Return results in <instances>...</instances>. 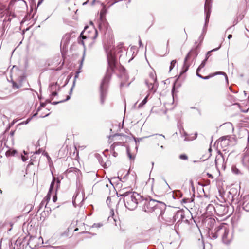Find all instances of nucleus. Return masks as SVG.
I'll use <instances>...</instances> for the list:
<instances>
[{
	"label": "nucleus",
	"instance_id": "nucleus-13",
	"mask_svg": "<svg viewBox=\"0 0 249 249\" xmlns=\"http://www.w3.org/2000/svg\"><path fill=\"white\" fill-rule=\"evenodd\" d=\"M224 161V159L221 155L217 156L215 158V163L216 166H218Z\"/></svg>",
	"mask_w": 249,
	"mask_h": 249
},
{
	"label": "nucleus",
	"instance_id": "nucleus-49",
	"mask_svg": "<svg viewBox=\"0 0 249 249\" xmlns=\"http://www.w3.org/2000/svg\"><path fill=\"white\" fill-rule=\"evenodd\" d=\"M42 2V1H40L38 2V5H39Z\"/></svg>",
	"mask_w": 249,
	"mask_h": 249
},
{
	"label": "nucleus",
	"instance_id": "nucleus-14",
	"mask_svg": "<svg viewBox=\"0 0 249 249\" xmlns=\"http://www.w3.org/2000/svg\"><path fill=\"white\" fill-rule=\"evenodd\" d=\"M190 54V52L187 54V55H186V56L185 57V59H184V65H183V69H184V72L187 71L188 69L189 65L187 64V61L189 58Z\"/></svg>",
	"mask_w": 249,
	"mask_h": 249
},
{
	"label": "nucleus",
	"instance_id": "nucleus-35",
	"mask_svg": "<svg viewBox=\"0 0 249 249\" xmlns=\"http://www.w3.org/2000/svg\"><path fill=\"white\" fill-rule=\"evenodd\" d=\"M104 14H105V11H104V9H103L100 12L101 17H102L103 16V15H104Z\"/></svg>",
	"mask_w": 249,
	"mask_h": 249
},
{
	"label": "nucleus",
	"instance_id": "nucleus-6",
	"mask_svg": "<svg viewBox=\"0 0 249 249\" xmlns=\"http://www.w3.org/2000/svg\"><path fill=\"white\" fill-rule=\"evenodd\" d=\"M156 81V73L154 72H150L149 75V78L145 81V83L150 90L153 92L156 91L155 87L157 86Z\"/></svg>",
	"mask_w": 249,
	"mask_h": 249
},
{
	"label": "nucleus",
	"instance_id": "nucleus-11",
	"mask_svg": "<svg viewBox=\"0 0 249 249\" xmlns=\"http://www.w3.org/2000/svg\"><path fill=\"white\" fill-rule=\"evenodd\" d=\"M217 74H223V75H224L226 76V80H228V77H227L226 73H224V72H215V73H214L211 74L207 76H205V77H204V76H203L202 75H198V77L199 78H201V79L207 80V79H208L210 78H211L212 77H213V76H215L216 75H217Z\"/></svg>",
	"mask_w": 249,
	"mask_h": 249
},
{
	"label": "nucleus",
	"instance_id": "nucleus-37",
	"mask_svg": "<svg viewBox=\"0 0 249 249\" xmlns=\"http://www.w3.org/2000/svg\"><path fill=\"white\" fill-rule=\"evenodd\" d=\"M199 71H200V70H198V68H197V69L196 70V74L198 77V75H201L200 74H199Z\"/></svg>",
	"mask_w": 249,
	"mask_h": 249
},
{
	"label": "nucleus",
	"instance_id": "nucleus-4",
	"mask_svg": "<svg viewBox=\"0 0 249 249\" xmlns=\"http://www.w3.org/2000/svg\"><path fill=\"white\" fill-rule=\"evenodd\" d=\"M110 78L109 74H107L103 79L100 85V103L103 105L107 95V88Z\"/></svg>",
	"mask_w": 249,
	"mask_h": 249
},
{
	"label": "nucleus",
	"instance_id": "nucleus-42",
	"mask_svg": "<svg viewBox=\"0 0 249 249\" xmlns=\"http://www.w3.org/2000/svg\"><path fill=\"white\" fill-rule=\"evenodd\" d=\"M110 213L112 215H114V211L113 210H111L110 211Z\"/></svg>",
	"mask_w": 249,
	"mask_h": 249
},
{
	"label": "nucleus",
	"instance_id": "nucleus-23",
	"mask_svg": "<svg viewBox=\"0 0 249 249\" xmlns=\"http://www.w3.org/2000/svg\"><path fill=\"white\" fill-rule=\"evenodd\" d=\"M103 224L102 223H94L92 226V228H99L103 226Z\"/></svg>",
	"mask_w": 249,
	"mask_h": 249
},
{
	"label": "nucleus",
	"instance_id": "nucleus-28",
	"mask_svg": "<svg viewBox=\"0 0 249 249\" xmlns=\"http://www.w3.org/2000/svg\"><path fill=\"white\" fill-rule=\"evenodd\" d=\"M158 137L161 138V139H159L160 141H162L165 139V136L162 134L159 135Z\"/></svg>",
	"mask_w": 249,
	"mask_h": 249
},
{
	"label": "nucleus",
	"instance_id": "nucleus-10",
	"mask_svg": "<svg viewBox=\"0 0 249 249\" xmlns=\"http://www.w3.org/2000/svg\"><path fill=\"white\" fill-rule=\"evenodd\" d=\"M55 179L54 178H53L51 183L49 192H48L47 196L44 198V201H46L47 203L49 202V201L51 199L52 191L53 189V187H54V183H55Z\"/></svg>",
	"mask_w": 249,
	"mask_h": 249
},
{
	"label": "nucleus",
	"instance_id": "nucleus-34",
	"mask_svg": "<svg viewBox=\"0 0 249 249\" xmlns=\"http://www.w3.org/2000/svg\"><path fill=\"white\" fill-rule=\"evenodd\" d=\"M45 106V105L43 103H41V105H40V106L38 107V109H37V111H38L41 107H44Z\"/></svg>",
	"mask_w": 249,
	"mask_h": 249
},
{
	"label": "nucleus",
	"instance_id": "nucleus-48",
	"mask_svg": "<svg viewBox=\"0 0 249 249\" xmlns=\"http://www.w3.org/2000/svg\"><path fill=\"white\" fill-rule=\"evenodd\" d=\"M189 139H188L187 138H185L184 139V141H189Z\"/></svg>",
	"mask_w": 249,
	"mask_h": 249
},
{
	"label": "nucleus",
	"instance_id": "nucleus-51",
	"mask_svg": "<svg viewBox=\"0 0 249 249\" xmlns=\"http://www.w3.org/2000/svg\"><path fill=\"white\" fill-rule=\"evenodd\" d=\"M196 136H197V134H196H196H195V139H196Z\"/></svg>",
	"mask_w": 249,
	"mask_h": 249
},
{
	"label": "nucleus",
	"instance_id": "nucleus-7",
	"mask_svg": "<svg viewBox=\"0 0 249 249\" xmlns=\"http://www.w3.org/2000/svg\"><path fill=\"white\" fill-rule=\"evenodd\" d=\"M211 0H206L205 3V13L206 15L205 25L203 29V32L206 33V28L209 22V19L210 16V1Z\"/></svg>",
	"mask_w": 249,
	"mask_h": 249
},
{
	"label": "nucleus",
	"instance_id": "nucleus-16",
	"mask_svg": "<svg viewBox=\"0 0 249 249\" xmlns=\"http://www.w3.org/2000/svg\"><path fill=\"white\" fill-rule=\"evenodd\" d=\"M17 153V151L15 149H9L5 152L7 157L14 156Z\"/></svg>",
	"mask_w": 249,
	"mask_h": 249
},
{
	"label": "nucleus",
	"instance_id": "nucleus-3",
	"mask_svg": "<svg viewBox=\"0 0 249 249\" xmlns=\"http://www.w3.org/2000/svg\"><path fill=\"white\" fill-rule=\"evenodd\" d=\"M165 207V204L162 202L153 199H145L143 201L142 209L147 213H151L154 211L156 214H159L158 218L160 219V217L164 219L163 215L164 214Z\"/></svg>",
	"mask_w": 249,
	"mask_h": 249
},
{
	"label": "nucleus",
	"instance_id": "nucleus-38",
	"mask_svg": "<svg viewBox=\"0 0 249 249\" xmlns=\"http://www.w3.org/2000/svg\"><path fill=\"white\" fill-rule=\"evenodd\" d=\"M80 72V71L76 72V74L75 75V78H77L78 77V75H79V74Z\"/></svg>",
	"mask_w": 249,
	"mask_h": 249
},
{
	"label": "nucleus",
	"instance_id": "nucleus-9",
	"mask_svg": "<svg viewBox=\"0 0 249 249\" xmlns=\"http://www.w3.org/2000/svg\"><path fill=\"white\" fill-rule=\"evenodd\" d=\"M240 204H241L243 209L247 212H249V195L244 196Z\"/></svg>",
	"mask_w": 249,
	"mask_h": 249
},
{
	"label": "nucleus",
	"instance_id": "nucleus-29",
	"mask_svg": "<svg viewBox=\"0 0 249 249\" xmlns=\"http://www.w3.org/2000/svg\"><path fill=\"white\" fill-rule=\"evenodd\" d=\"M56 87H57L56 84H53V85H51V86H50L51 90H52L54 88H56Z\"/></svg>",
	"mask_w": 249,
	"mask_h": 249
},
{
	"label": "nucleus",
	"instance_id": "nucleus-5",
	"mask_svg": "<svg viewBox=\"0 0 249 249\" xmlns=\"http://www.w3.org/2000/svg\"><path fill=\"white\" fill-rule=\"evenodd\" d=\"M106 52L108 64L107 71H109V69L111 70H113L114 68L115 67L116 62L115 51H114V47L111 46L108 47V48L106 50Z\"/></svg>",
	"mask_w": 249,
	"mask_h": 249
},
{
	"label": "nucleus",
	"instance_id": "nucleus-19",
	"mask_svg": "<svg viewBox=\"0 0 249 249\" xmlns=\"http://www.w3.org/2000/svg\"><path fill=\"white\" fill-rule=\"evenodd\" d=\"M231 170L232 172L236 175H239L241 174V171L235 166L233 165L232 166Z\"/></svg>",
	"mask_w": 249,
	"mask_h": 249
},
{
	"label": "nucleus",
	"instance_id": "nucleus-47",
	"mask_svg": "<svg viewBox=\"0 0 249 249\" xmlns=\"http://www.w3.org/2000/svg\"><path fill=\"white\" fill-rule=\"evenodd\" d=\"M48 115H49V114H46V115H44V116H41V117H45V116H48Z\"/></svg>",
	"mask_w": 249,
	"mask_h": 249
},
{
	"label": "nucleus",
	"instance_id": "nucleus-27",
	"mask_svg": "<svg viewBox=\"0 0 249 249\" xmlns=\"http://www.w3.org/2000/svg\"><path fill=\"white\" fill-rule=\"evenodd\" d=\"M127 155H128V156L129 157V159H133V157H132V155L130 153V150H129V149L128 147L127 148Z\"/></svg>",
	"mask_w": 249,
	"mask_h": 249
},
{
	"label": "nucleus",
	"instance_id": "nucleus-57",
	"mask_svg": "<svg viewBox=\"0 0 249 249\" xmlns=\"http://www.w3.org/2000/svg\"><path fill=\"white\" fill-rule=\"evenodd\" d=\"M120 136V135H117V134H116V135H115L114 136Z\"/></svg>",
	"mask_w": 249,
	"mask_h": 249
},
{
	"label": "nucleus",
	"instance_id": "nucleus-39",
	"mask_svg": "<svg viewBox=\"0 0 249 249\" xmlns=\"http://www.w3.org/2000/svg\"><path fill=\"white\" fill-rule=\"evenodd\" d=\"M247 133H248V143L249 144V133L248 131H247Z\"/></svg>",
	"mask_w": 249,
	"mask_h": 249
},
{
	"label": "nucleus",
	"instance_id": "nucleus-54",
	"mask_svg": "<svg viewBox=\"0 0 249 249\" xmlns=\"http://www.w3.org/2000/svg\"><path fill=\"white\" fill-rule=\"evenodd\" d=\"M2 191L1 190H0V193H2Z\"/></svg>",
	"mask_w": 249,
	"mask_h": 249
},
{
	"label": "nucleus",
	"instance_id": "nucleus-22",
	"mask_svg": "<svg viewBox=\"0 0 249 249\" xmlns=\"http://www.w3.org/2000/svg\"><path fill=\"white\" fill-rule=\"evenodd\" d=\"M207 60V58H206L205 60H204L202 62V63H201V64L199 65V66L198 68V70H200L202 68H203L205 66Z\"/></svg>",
	"mask_w": 249,
	"mask_h": 249
},
{
	"label": "nucleus",
	"instance_id": "nucleus-43",
	"mask_svg": "<svg viewBox=\"0 0 249 249\" xmlns=\"http://www.w3.org/2000/svg\"><path fill=\"white\" fill-rule=\"evenodd\" d=\"M60 102H61V101H60ZM60 103V102H54L53 103H52V104H53V105H56L58 103Z\"/></svg>",
	"mask_w": 249,
	"mask_h": 249
},
{
	"label": "nucleus",
	"instance_id": "nucleus-61",
	"mask_svg": "<svg viewBox=\"0 0 249 249\" xmlns=\"http://www.w3.org/2000/svg\"><path fill=\"white\" fill-rule=\"evenodd\" d=\"M209 151H211V148H209Z\"/></svg>",
	"mask_w": 249,
	"mask_h": 249
},
{
	"label": "nucleus",
	"instance_id": "nucleus-20",
	"mask_svg": "<svg viewBox=\"0 0 249 249\" xmlns=\"http://www.w3.org/2000/svg\"><path fill=\"white\" fill-rule=\"evenodd\" d=\"M148 97V95H147L145 98L142 101V102L139 104L138 105V108H140L142 107L147 102V98Z\"/></svg>",
	"mask_w": 249,
	"mask_h": 249
},
{
	"label": "nucleus",
	"instance_id": "nucleus-25",
	"mask_svg": "<svg viewBox=\"0 0 249 249\" xmlns=\"http://www.w3.org/2000/svg\"><path fill=\"white\" fill-rule=\"evenodd\" d=\"M176 63V60H172L171 61V64H170V71H171L172 70V69L175 67Z\"/></svg>",
	"mask_w": 249,
	"mask_h": 249
},
{
	"label": "nucleus",
	"instance_id": "nucleus-17",
	"mask_svg": "<svg viewBox=\"0 0 249 249\" xmlns=\"http://www.w3.org/2000/svg\"><path fill=\"white\" fill-rule=\"evenodd\" d=\"M215 207L212 204H209L206 208V212L210 213H213V212H215Z\"/></svg>",
	"mask_w": 249,
	"mask_h": 249
},
{
	"label": "nucleus",
	"instance_id": "nucleus-56",
	"mask_svg": "<svg viewBox=\"0 0 249 249\" xmlns=\"http://www.w3.org/2000/svg\"><path fill=\"white\" fill-rule=\"evenodd\" d=\"M160 147H161V148H163V146L162 145H161V146H160Z\"/></svg>",
	"mask_w": 249,
	"mask_h": 249
},
{
	"label": "nucleus",
	"instance_id": "nucleus-24",
	"mask_svg": "<svg viewBox=\"0 0 249 249\" xmlns=\"http://www.w3.org/2000/svg\"><path fill=\"white\" fill-rule=\"evenodd\" d=\"M179 158L182 160H187L188 156L186 154H181L179 156Z\"/></svg>",
	"mask_w": 249,
	"mask_h": 249
},
{
	"label": "nucleus",
	"instance_id": "nucleus-2",
	"mask_svg": "<svg viewBox=\"0 0 249 249\" xmlns=\"http://www.w3.org/2000/svg\"><path fill=\"white\" fill-rule=\"evenodd\" d=\"M210 235L213 239L219 237L221 238L222 241L225 244H229L232 238V234L230 232L227 225L222 223L210 232Z\"/></svg>",
	"mask_w": 249,
	"mask_h": 249
},
{
	"label": "nucleus",
	"instance_id": "nucleus-55",
	"mask_svg": "<svg viewBox=\"0 0 249 249\" xmlns=\"http://www.w3.org/2000/svg\"><path fill=\"white\" fill-rule=\"evenodd\" d=\"M75 200H73V204L75 203Z\"/></svg>",
	"mask_w": 249,
	"mask_h": 249
},
{
	"label": "nucleus",
	"instance_id": "nucleus-21",
	"mask_svg": "<svg viewBox=\"0 0 249 249\" xmlns=\"http://www.w3.org/2000/svg\"><path fill=\"white\" fill-rule=\"evenodd\" d=\"M221 47V45H220L218 48H215V49H213L210 51H208L207 53V55H206V58H208L210 55H211V53L212 52H214V51H216L217 50H218Z\"/></svg>",
	"mask_w": 249,
	"mask_h": 249
},
{
	"label": "nucleus",
	"instance_id": "nucleus-32",
	"mask_svg": "<svg viewBox=\"0 0 249 249\" xmlns=\"http://www.w3.org/2000/svg\"><path fill=\"white\" fill-rule=\"evenodd\" d=\"M13 86L14 87L16 88L17 89H18V88H19V87H20V86H19V85H18V84H16V83H13Z\"/></svg>",
	"mask_w": 249,
	"mask_h": 249
},
{
	"label": "nucleus",
	"instance_id": "nucleus-8",
	"mask_svg": "<svg viewBox=\"0 0 249 249\" xmlns=\"http://www.w3.org/2000/svg\"><path fill=\"white\" fill-rule=\"evenodd\" d=\"M228 212V207L222 205H217L215 206V213L220 216L226 215Z\"/></svg>",
	"mask_w": 249,
	"mask_h": 249
},
{
	"label": "nucleus",
	"instance_id": "nucleus-45",
	"mask_svg": "<svg viewBox=\"0 0 249 249\" xmlns=\"http://www.w3.org/2000/svg\"><path fill=\"white\" fill-rule=\"evenodd\" d=\"M183 131V133H184V136H186L187 135V134L184 131L183 129H182Z\"/></svg>",
	"mask_w": 249,
	"mask_h": 249
},
{
	"label": "nucleus",
	"instance_id": "nucleus-63",
	"mask_svg": "<svg viewBox=\"0 0 249 249\" xmlns=\"http://www.w3.org/2000/svg\"><path fill=\"white\" fill-rule=\"evenodd\" d=\"M233 201H235V198H233Z\"/></svg>",
	"mask_w": 249,
	"mask_h": 249
},
{
	"label": "nucleus",
	"instance_id": "nucleus-52",
	"mask_svg": "<svg viewBox=\"0 0 249 249\" xmlns=\"http://www.w3.org/2000/svg\"><path fill=\"white\" fill-rule=\"evenodd\" d=\"M24 153L25 154V155L27 154V153H26L25 151H24Z\"/></svg>",
	"mask_w": 249,
	"mask_h": 249
},
{
	"label": "nucleus",
	"instance_id": "nucleus-41",
	"mask_svg": "<svg viewBox=\"0 0 249 249\" xmlns=\"http://www.w3.org/2000/svg\"><path fill=\"white\" fill-rule=\"evenodd\" d=\"M38 146H40V144H39V140L37 142L36 144V147H38Z\"/></svg>",
	"mask_w": 249,
	"mask_h": 249
},
{
	"label": "nucleus",
	"instance_id": "nucleus-30",
	"mask_svg": "<svg viewBox=\"0 0 249 249\" xmlns=\"http://www.w3.org/2000/svg\"><path fill=\"white\" fill-rule=\"evenodd\" d=\"M57 196H56V195H53V202H55L56 201H57Z\"/></svg>",
	"mask_w": 249,
	"mask_h": 249
},
{
	"label": "nucleus",
	"instance_id": "nucleus-50",
	"mask_svg": "<svg viewBox=\"0 0 249 249\" xmlns=\"http://www.w3.org/2000/svg\"><path fill=\"white\" fill-rule=\"evenodd\" d=\"M242 111L243 112H247V110H242Z\"/></svg>",
	"mask_w": 249,
	"mask_h": 249
},
{
	"label": "nucleus",
	"instance_id": "nucleus-60",
	"mask_svg": "<svg viewBox=\"0 0 249 249\" xmlns=\"http://www.w3.org/2000/svg\"><path fill=\"white\" fill-rule=\"evenodd\" d=\"M87 28V27H85V30H86Z\"/></svg>",
	"mask_w": 249,
	"mask_h": 249
},
{
	"label": "nucleus",
	"instance_id": "nucleus-58",
	"mask_svg": "<svg viewBox=\"0 0 249 249\" xmlns=\"http://www.w3.org/2000/svg\"><path fill=\"white\" fill-rule=\"evenodd\" d=\"M135 141L136 144H137V142L136 140V139H135Z\"/></svg>",
	"mask_w": 249,
	"mask_h": 249
},
{
	"label": "nucleus",
	"instance_id": "nucleus-33",
	"mask_svg": "<svg viewBox=\"0 0 249 249\" xmlns=\"http://www.w3.org/2000/svg\"><path fill=\"white\" fill-rule=\"evenodd\" d=\"M94 34H95V35L94 36H93V38L95 39L97 37V31L96 30H95L94 31Z\"/></svg>",
	"mask_w": 249,
	"mask_h": 249
},
{
	"label": "nucleus",
	"instance_id": "nucleus-62",
	"mask_svg": "<svg viewBox=\"0 0 249 249\" xmlns=\"http://www.w3.org/2000/svg\"><path fill=\"white\" fill-rule=\"evenodd\" d=\"M122 136H123V137H126V136H125V135H122Z\"/></svg>",
	"mask_w": 249,
	"mask_h": 249
},
{
	"label": "nucleus",
	"instance_id": "nucleus-44",
	"mask_svg": "<svg viewBox=\"0 0 249 249\" xmlns=\"http://www.w3.org/2000/svg\"><path fill=\"white\" fill-rule=\"evenodd\" d=\"M232 37V35H229L228 36V39H231V38Z\"/></svg>",
	"mask_w": 249,
	"mask_h": 249
},
{
	"label": "nucleus",
	"instance_id": "nucleus-46",
	"mask_svg": "<svg viewBox=\"0 0 249 249\" xmlns=\"http://www.w3.org/2000/svg\"><path fill=\"white\" fill-rule=\"evenodd\" d=\"M124 85V83H123L122 82L121 83V86H123Z\"/></svg>",
	"mask_w": 249,
	"mask_h": 249
},
{
	"label": "nucleus",
	"instance_id": "nucleus-15",
	"mask_svg": "<svg viewBox=\"0 0 249 249\" xmlns=\"http://www.w3.org/2000/svg\"><path fill=\"white\" fill-rule=\"evenodd\" d=\"M231 137L229 136H225L221 138V144H229V139Z\"/></svg>",
	"mask_w": 249,
	"mask_h": 249
},
{
	"label": "nucleus",
	"instance_id": "nucleus-53",
	"mask_svg": "<svg viewBox=\"0 0 249 249\" xmlns=\"http://www.w3.org/2000/svg\"><path fill=\"white\" fill-rule=\"evenodd\" d=\"M36 114H37V113H35V114L33 115V116H35Z\"/></svg>",
	"mask_w": 249,
	"mask_h": 249
},
{
	"label": "nucleus",
	"instance_id": "nucleus-31",
	"mask_svg": "<svg viewBox=\"0 0 249 249\" xmlns=\"http://www.w3.org/2000/svg\"><path fill=\"white\" fill-rule=\"evenodd\" d=\"M21 159L23 161H25L28 160V158L26 157L25 156H21Z\"/></svg>",
	"mask_w": 249,
	"mask_h": 249
},
{
	"label": "nucleus",
	"instance_id": "nucleus-26",
	"mask_svg": "<svg viewBox=\"0 0 249 249\" xmlns=\"http://www.w3.org/2000/svg\"><path fill=\"white\" fill-rule=\"evenodd\" d=\"M224 125H225L227 127H229V128H231L232 130H233V125L231 123H225V124H224Z\"/></svg>",
	"mask_w": 249,
	"mask_h": 249
},
{
	"label": "nucleus",
	"instance_id": "nucleus-40",
	"mask_svg": "<svg viewBox=\"0 0 249 249\" xmlns=\"http://www.w3.org/2000/svg\"><path fill=\"white\" fill-rule=\"evenodd\" d=\"M84 61V56L83 57V58L81 60V64H80V68H81L82 67V63Z\"/></svg>",
	"mask_w": 249,
	"mask_h": 249
},
{
	"label": "nucleus",
	"instance_id": "nucleus-18",
	"mask_svg": "<svg viewBox=\"0 0 249 249\" xmlns=\"http://www.w3.org/2000/svg\"><path fill=\"white\" fill-rule=\"evenodd\" d=\"M165 210V209H164V210ZM167 215H168L167 213H165V212L164 211V214L163 215V216L164 218V219H162L161 217H160V219L159 218V219L160 221L163 220V221H165L166 222H170L171 219V218L167 217Z\"/></svg>",
	"mask_w": 249,
	"mask_h": 249
},
{
	"label": "nucleus",
	"instance_id": "nucleus-36",
	"mask_svg": "<svg viewBox=\"0 0 249 249\" xmlns=\"http://www.w3.org/2000/svg\"><path fill=\"white\" fill-rule=\"evenodd\" d=\"M57 95V92L56 91H52V96H54Z\"/></svg>",
	"mask_w": 249,
	"mask_h": 249
},
{
	"label": "nucleus",
	"instance_id": "nucleus-1",
	"mask_svg": "<svg viewBox=\"0 0 249 249\" xmlns=\"http://www.w3.org/2000/svg\"><path fill=\"white\" fill-rule=\"evenodd\" d=\"M119 195L124 197V202L126 208L130 210L135 209L139 202L141 199V196L135 192L125 191L124 188L121 190Z\"/></svg>",
	"mask_w": 249,
	"mask_h": 249
},
{
	"label": "nucleus",
	"instance_id": "nucleus-64",
	"mask_svg": "<svg viewBox=\"0 0 249 249\" xmlns=\"http://www.w3.org/2000/svg\"><path fill=\"white\" fill-rule=\"evenodd\" d=\"M106 186L107 187H108V184H107Z\"/></svg>",
	"mask_w": 249,
	"mask_h": 249
},
{
	"label": "nucleus",
	"instance_id": "nucleus-59",
	"mask_svg": "<svg viewBox=\"0 0 249 249\" xmlns=\"http://www.w3.org/2000/svg\"><path fill=\"white\" fill-rule=\"evenodd\" d=\"M59 180H58V181H57V184H59Z\"/></svg>",
	"mask_w": 249,
	"mask_h": 249
},
{
	"label": "nucleus",
	"instance_id": "nucleus-12",
	"mask_svg": "<svg viewBox=\"0 0 249 249\" xmlns=\"http://www.w3.org/2000/svg\"><path fill=\"white\" fill-rule=\"evenodd\" d=\"M84 31H83L80 35V37L78 39L79 44L84 46V40L87 39L86 36L83 35Z\"/></svg>",
	"mask_w": 249,
	"mask_h": 249
}]
</instances>
